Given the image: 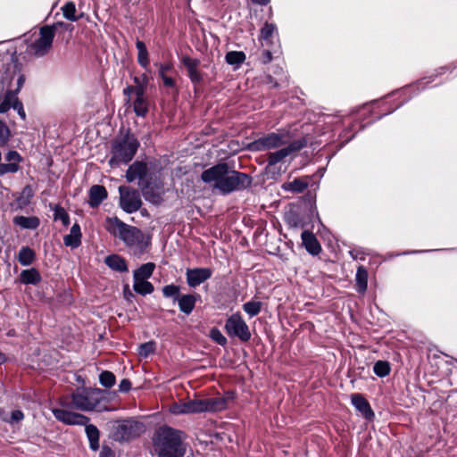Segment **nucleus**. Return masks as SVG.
<instances>
[{"mask_svg": "<svg viewBox=\"0 0 457 457\" xmlns=\"http://www.w3.org/2000/svg\"><path fill=\"white\" fill-rule=\"evenodd\" d=\"M390 365L386 361H378L373 366L374 373L380 378L387 376L390 372Z\"/></svg>", "mask_w": 457, "mask_h": 457, "instance_id": "4c0bfd02", "label": "nucleus"}, {"mask_svg": "<svg viewBox=\"0 0 457 457\" xmlns=\"http://www.w3.org/2000/svg\"><path fill=\"white\" fill-rule=\"evenodd\" d=\"M212 275V270L210 268H195L187 270V282L190 287H196Z\"/></svg>", "mask_w": 457, "mask_h": 457, "instance_id": "ddd939ff", "label": "nucleus"}, {"mask_svg": "<svg viewBox=\"0 0 457 457\" xmlns=\"http://www.w3.org/2000/svg\"><path fill=\"white\" fill-rule=\"evenodd\" d=\"M134 86H128L123 89V94L129 97V96L134 93Z\"/></svg>", "mask_w": 457, "mask_h": 457, "instance_id": "13d9d810", "label": "nucleus"}, {"mask_svg": "<svg viewBox=\"0 0 457 457\" xmlns=\"http://www.w3.org/2000/svg\"><path fill=\"white\" fill-rule=\"evenodd\" d=\"M6 164H15L16 171L19 170V162H21V156L16 151H9L5 155Z\"/></svg>", "mask_w": 457, "mask_h": 457, "instance_id": "37998d69", "label": "nucleus"}, {"mask_svg": "<svg viewBox=\"0 0 457 457\" xmlns=\"http://www.w3.org/2000/svg\"><path fill=\"white\" fill-rule=\"evenodd\" d=\"M19 83H22V79H21V77L19 79Z\"/></svg>", "mask_w": 457, "mask_h": 457, "instance_id": "0e129e2a", "label": "nucleus"}, {"mask_svg": "<svg viewBox=\"0 0 457 457\" xmlns=\"http://www.w3.org/2000/svg\"><path fill=\"white\" fill-rule=\"evenodd\" d=\"M162 295L166 298H172L178 301L180 297V287L174 284H170L162 287Z\"/></svg>", "mask_w": 457, "mask_h": 457, "instance_id": "c9c22d12", "label": "nucleus"}, {"mask_svg": "<svg viewBox=\"0 0 457 457\" xmlns=\"http://www.w3.org/2000/svg\"><path fill=\"white\" fill-rule=\"evenodd\" d=\"M149 103L146 97H136L133 102V109L137 116L145 117L148 112Z\"/></svg>", "mask_w": 457, "mask_h": 457, "instance_id": "2f4dec72", "label": "nucleus"}, {"mask_svg": "<svg viewBox=\"0 0 457 457\" xmlns=\"http://www.w3.org/2000/svg\"><path fill=\"white\" fill-rule=\"evenodd\" d=\"M54 418L66 425L85 426V432L89 441V446L93 451L99 448V430L92 424H87L89 419L82 414L72 412L66 409H52Z\"/></svg>", "mask_w": 457, "mask_h": 457, "instance_id": "423d86ee", "label": "nucleus"}, {"mask_svg": "<svg viewBox=\"0 0 457 457\" xmlns=\"http://www.w3.org/2000/svg\"><path fill=\"white\" fill-rule=\"evenodd\" d=\"M73 26L66 22H56L52 26H44L40 28L39 37L29 46V52L30 54L36 57H43L46 55L52 49L54 37L56 33L67 34L63 36L66 42H68L71 37Z\"/></svg>", "mask_w": 457, "mask_h": 457, "instance_id": "20e7f679", "label": "nucleus"}, {"mask_svg": "<svg viewBox=\"0 0 457 457\" xmlns=\"http://www.w3.org/2000/svg\"><path fill=\"white\" fill-rule=\"evenodd\" d=\"M145 430V425L137 420L118 421L113 428V437L118 441H128L139 436Z\"/></svg>", "mask_w": 457, "mask_h": 457, "instance_id": "9d476101", "label": "nucleus"}, {"mask_svg": "<svg viewBox=\"0 0 457 457\" xmlns=\"http://www.w3.org/2000/svg\"><path fill=\"white\" fill-rule=\"evenodd\" d=\"M308 187V181L303 179H295L291 182H287L283 185V188L287 191L296 193L303 192Z\"/></svg>", "mask_w": 457, "mask_h": 457, "instance_id": "7c9ffc66", "label": "nucleus"}, {"mask_svg": "<svg viewBox=\"0 0 457 457\" xmlns=\"http://www.w3.org/2000/svg\"><path fill=\"white\" fill-rule=\"evenodd\" d=\"M355 280L358 292L363 294L368 286V272L363 266L358 267Z\"/></svg>", "mask_w": 457, "mask_h": 457, "instance_id": "c85d7f7f", "label": "nucleus"}, {"mask_svg": "<svg viewBox=\"0 0 457 457\" xmlns=\"http://www.w3.org/2000/svg\"><path fill=\"white\" fill-rule=\"evenodd\" d=\"M147 172V166L143 162H135L131 164L127 172L126 179L128 182H133L136 179H142L145 177Z\"/></svg>", "mask_w": 457, "mask_h": 457, "instance_id": "f3484780", "label": "nucleus"}, {"mask_svg": "<svg viewBox=\"0 0 457 457\" xmlns=\"http://www.w3.org/2000/svg\"><path fill=\"white\" fill-rule=\"evenodd\" d=\"M252 1L255 4L264 5V4H267L270 0H252Z\"/></svg>", "mask_w": 457, "mask_h": 457, "instance_id": "bf43d9fd", "label": "nucleus"}, {"mask_svg": "<svg viewBox=\"0 0 457 457\" xmlns=\"http://www.w3.org/2000/svg\"><path fill=\"white\" fill-rule=\"evenodd\" d=\"M277 27L273 23L266 22L261 29L260 40L262 45L269 46L273 43V37L277 36Z\"/></svg>", "mask_w": 457, "mask_h": 457, "instance_id": "4be33fe9", "label": "nucleus"}, {"mask_svg": "<svg viewBox=\"0 0 457 457\" xmlns=\"http://www.w3.org/2000/svg\"><path fill=\"white\" fill-rule=\"evenodd\" d=\"M181 62L187 71L190 80L194 84L201 83L203 80V76L198 71L200 61L189 56H183Z\"/></svg>", "mask_w": 457, "mask_h": 457, "instance_id": "2eb2a0df", "label": "nucleus"}, {"mask_svg": "<svg viewBox=\"0 0 457 457\" xmlns=\"http://www.w3.org/2000/svg\"><path fill=\"white\" fill-rule=\"evenodd\" d=\"M13 223L24 229H36L39 226L40 220L36 216H15Z\"/></svg>", "mask_w": 457, "mask_h": 457, "instance_id": "5701e85b", "label": "nucleus"}, {"mask_svg": "<svg viewBox=\"0 0 457 457\" xmlns=\"http://www.w3.org/2000/svg\"><path fill=\"white\" fill-rule=\"evenodd\" d=\"M34 252L29 247H22L19 252V262L21 265H29L34 260Z\"/></svg>", "mask_w": 457, "mask_h": 457, "instance_id": "e433bc0d", "label": "nucleus"}, {"mask_svg": "<svg viewBox=\"0 0 457 457\" xmlns=\"http://www.w3.org/2000/svg\"><path fill=\"white\" fill-rule=\"evenodd\" d=\"M225 330L231 337H238L243 342L251 338V332L248 325L243 320L239 312L233 313L228 318L225 324Z\"/></svg>", "mask_w": 457, "mask_h": 457, "instance_id": "9b49d317", "label": "nucleus"}, {"mask_svg": "<svg viewBox=\"0 0 457 457\" xmlns=\"http://www.w3.org/2000/svg\"><path fill=\"white\" fill-rule=\"evenodd\" d=\"M105 228L132 248L137 254L142 253L150 244V238L138 228L126 224L117 217L107 218Z\"/></svg>", "mask_w": 457, "mask_h": 457, "instance_id": "7ed1b4c3", "label": "nucleus"}, {"mask_svg": "<svg viewBox=\"0 0 457 457\" xmlns=\"http://www.w3.org/2000/svg\"><path fill=\"white\" fill-rule=\"evenodd\" d=\"M99 381L105 387H112L115 384V376L111 371H103L99 376Z\"/></svg>", "mask_w": 457, "mask_h": 457, "instance_id": "a19ab883", "label": "nucleus"}, {"mask_svg": "<svg viewBox=\"0 0 457 457\" xmlns=\"http://www.w3.org/2000/svg\"><path fill=\"white\" fill-rule=\"evenodd\" d=\"M102 391L97 388H80L71 396H63L60 404L64 408H72L81 411H89L96 408L101 402Z\"/></svg>", "mask_w": 457, "mask_h": 457, "instance_id": "39448f33", "label": "nucleus"}, {"mask_svg": "<svg viewBox=\"0 0 457 457\" xmlns=\"http://www.w3.org/2000/svg\"><path fill=\"white\" fill-rule=\"evenodd\" d=\"M158 66L159 76L168 75L169 72L173 71V66L170 62L160 63Z\"/></svg>", "mask_w": 457, "mask_h": 457, "instance_id": "8fccbe9b", "label": "nucleus"}, {"mask_svg": "<svg viewBox=\"0 0 457 457\" xmlns=\"http://www.w3.org/2000/svg\"><path fill=\"white\" fill-rule=\"evenodd\" d=\"M63 243L71 248H77L81 244V230L78 223H75L70 231V234L63 237Z\"/></svg>", "mask_w": 457, "mask_h": 457, "instance_id": "412c9836", "label": "nucleus"}, {"mask_svg": "<svg viewBox=\"0 0 457 457\" xmlns=\"http://www.w3.org/2000/svg\"><path fill=\"white\" fill-rule=\"evenodd\" d=\"M201 404L200 399L174 403L170 407V411L175 415L200 413L202 412Z\"/></svg>", "mask_w": 457, "mask_h": 457, "instance_id": "4468645a", "label": "nucleus"}, {"mask_svg": "<svg viewBox=\"0 0 457 457\" xmlns=\"http://www.w3.org/2000/svg\"><path fill=\"white\" fill-rule=\"evenodd\" d=\"M154 349H155L154 343L147 342V343L140 345L138 353L141 357L145 358V357L149 356L150 354H152L154 352Z\"/></svg>", "mask_w": 457, "mask_h": 457, "instance_id": "79ce46f5", "label": "nucleus"}, {"mask_svg": "<svg viewBox=\"0 0 457 457\" xmlns=\"http://www.w3.org/2000/svg\"><path fill=\"white\" fill-rule=\"evenodd\" d=\"M289 140L287 132H272L252 142L249 148L252 151L276 149L289 144Z\"/></svg>", "mask_w": 457, "mask_h": 457, "instance_id": "1a4fd4ad", "label": "nucleus"}, {"mask_svg": "<svg viewBox=\"0 0 457 457\" xmlns=\"http://www.w3.org/2000/svg\"><path fill=\"white\" fill-rule=\"evenodd\" d=\"M14 98L15 96L12 94L4 96V101L0 104V113H4L12 107Z\"/></svg>", "mask_w": 457, "mask_h": 457, "instance_id": "c03bdc74", "label": "nucleus"}, {"mask_svg": "<svg viewBox=\"0 0 457 457\" xmlns=\"http://www.w3.org/2000/svg\"><path fill=\"white\" fill-rule=\"evenodd\" d=\"M62 13H63V16L71 21H76L79 18L78 16L76 15V5L74 3L72 2H68L66 3L62 8Z\"/></svg>", "mask_w": 457, "mask_h": 457, "instance_id": "58836bf2", "label": "nucleus"}, {"mask_svg": "<svg viewBox=\"0 0 457 457\" xmlns=\"http://www.w3.org/2000/svg\"><path fill=\"white\" fill-rule=\"evenodd\" d=\"M131 387V383L129 379H122L119 385L120 392H128Z\"/></svg>", "mask_w": 457, "mask_h": 457, "instance_id": "5fc2aeb1", "label": "nucleus"}, {"mask_svg": "<svg viewBox=\"0 0 457 457\" xmlns=\"http://www.w3.org/2000/svg\"><path fill=\"white\" fill-rule=\"evenodd\" d=\"M120 206L127 213H133L138 211L142 205L139 192L127 186L119 187Z\"/></svg>", "mask_w": 457, "mask_h": 457, "instance_id": "f8f14e48", "label": "nucleus"}, {"mask_svg": "<svg viewBox=\"0 0 457 457\" xmlns=\"http://www.w3.org/2000/svg\"><path fill=\"white\" fill-rule=\"evenodd\" d=\"M307 142L304 138L295 140L287 146H284L275 152H270L267 154V172L271 173L272 177L279 176L285 169H281V165L286 162L287 158L295 155L303 147H305Z\"/></svg>", "mask_w": 457, "mask_h": 457, "instance_id": "0eeeda50", "label": "nucleus"}, {"mask_svg": "<svg viewBox=\"0 0 457 457\" xmlns=\"http://www.w3.org/2000/svg\"><path fill=\"white\" fill-rule=\"evenodd\" d=\"M212 338L220 345H224L227 343L226 337L217 328L211 331Z\"/></svg>", "mask_w": 457, "mask_h": 457, "instance_id": "49530a36", "label": "nucleus"}, {"mask_svg": "<svg viewBox=\"0 0 457 457\" xmlns=\"http://www.w3.org/2000/svg\"><path fill=\"white\" fill-rule=\"evenodd\" d=\"M24 418L23 412L20 410H15L12 412L10 419L4 420L6 422L13 424L22 420Z\"/></svg>", "mask_w": 457, "mask_h": 457, "instance_id": "de8ad7c7", "label": "nucleus"}, {"mask_svg": "<svg viewBox=\"0 0 457 457\" xmlns=\"http://www.w3.org/2000/svg\"><path fill=\"white\" fill-rule=\"evenodd\" d=\"M106 265L113 270L124 272L128 270V266L124 258L113 254L105 258Z\"/></svg>", "mask_w": 457, "mask_h": 457, "instance_id": "393cba45", "label": "nucleus"}, {"mask_svg": "<svg viewBox=\"0 0 457 457\" xmlns=\"http://www.w3.org/2000/svg\"><path fill=\"white\" fill-rule=\"evenodd\" d=\"M139 146L138 140L130 134L117 138L112 146L110 164L119 165L129 162L135 156Z\"/></svg>", "mask_w": 457, "mask_h": 457, "instance_id": "6e6552de", "label": "nucleus"}, {"mask_svg": "<svg viewBox=\"0 0 457 457\" xmlns=\"http://www.w3.org/2000/svg\"><path fill=\"white\" fill-rule=\"evenodd\" d=\"M179 308L183 313L189 315L196 303V298L194 295H183L178 299Z\"/></svg>", "mask_w": 457, "mask_h": 457, "instance_id": "b1692460", "label": "nucleus"}, {"mask_svg": "<svg viewBox=\"0 0 457 457\" xmlns=\"http://www.w3.org/2000/svg\"><path fill=\"white\" fill-rule=\"evenodd\" d=\"M105 451L110 452V449H104V450L101 452V455H104Z\"/></svg>", "mask_w": 457, "mask_h": 457, "instance_id": "e2e57ef3", "label": "nucleus"}, {"mask_svg": "<svg viewBox=\"0 0 457 457\" xmlns=\"http://www.w3.org/2000/svg\"><path fill=\"white\" fill-rule=\"evenodd\" d=\"M21 280L24 284L36 285L40 281V275L36 269L25 270L21 273Z\"/></svg>", "mask_w": 457, "mask_h": 457, "instance_id": "c756f323", "label": "nucleus"}, {"mask_svg": "<svg viewBox=\"0 0 457 457\" xmlns=\"http://www.w3.org/2000/svg\"><path fill=\"white\" fill-rule=\"evenodd\" d=\"M262 62L266 64L272 60V53L270 50H264L261 57Z\"/></svg>", "mask_w": 457, "mask_h": 457, "instance_id": "864d4df0", "label": "nucleus"}, {"mask_svg": "<svg viewBox=\"0 0 457 457\" xmlns=\"http://www.w3.org/2000/svg\"><path fill=\"white\" fill-rule=\"evenodd\" d=\"M155 264L154 262H146L142 264L139 268L134 270L133 278H139L141 280L148 279L154 273Z\"/></svg>", "mask_w": 457, "mask_h": 457, "instance_id": "cd10ccee", "label": "nucleus"}, {"mask_svg": "<svg viewBox=\"0 0 457 457\" xmlns=\"http://www.w3.org/2000/svg\"><path fill=\"white\" fill-rule=\"evenodd\" d=\"M133 80H134L135 85H140L141 80H140L139 77H135L133 79Z\"/></svg>", "mask_w": 457, "mask_h": 457, "instance_id": "052dcab7", "label": "nucleus"}, {"mask_svg": "<svg viewBox=\"0 0 457 457\" xmlns=\"http://www.w3.org/2000/svg\"><path fill=\"white\" fill-rule=\"evenodd\" d=\"M10 137L8 127L0 120V146L5 145Z\"/></svg>", "mask_w": 457, "mask_h": 457, "instance_id": "a18cd8bd", "label": "nucleus"}, {"mask_svg": "<svg viewBox=\"0 0 457 457\" xmlns=\"http://www.w3.org/2000/svg\"><path fill=\"white\" fill-rule=\"evenodd\" d=\"M202 412L204 411H220L227 408L228 402L225 397L200 399Z\"/></svg>", "mask_w": 457, "mask_h": 457, "instance_id": "dca6fc26", "label": "nucleus"}, {"mask_svg": "<svg viewBox=\"0 0 457 457\" xmlns=\"http://www.w3.org/2000/svg\"><path fill=\"white\" fill-rule=\"evenodd\" d=\"M352 403L366 419H372L374 412L368 401L359 394L352 395Z\"/></svg>", "mask_w": 457, "mask_h": 457, "instance_id": "a211bd4d", "label": "nucleus"}, {"mask_svg": "<svg viewBox=\"0 0 457 457\" xmlns=\"http://www.w3.org/2000/svg\"><path fill=\"white\" fill-rule=\"evenodd\" d=\"M133 289L139 295H146L154 292V287L147 279L133 278Z\"/></svg>", "mask_w": 457, "mask_h": 457, "instance_id": "a878e982", "label": "nucleus"}, {"mask_svg": "<svg viewBox=\"0 0 457 457\" xmlns=\"http://www.w3.org/2000/svg\"><path fill=\"white\" fill-rule=\"evenodd\" d=\"M139 78H140V80H141L140 85H144V86L147 87V84L149 82L148 76L145 73H143Z\"/></svg>", "mask_w": 457, "mask_h": 457, "instance_id": "4d7b16f0", "label": "nucleus"}, {"mask_svg": "<svg viewBox=\"0 0 457 457\" xmlns=\"http://www.w3.org/2000/svg\"><path fill=\"white\" fill-rule=\"evenodd\" d=\"M185 434L168 426L159 428L153 437L158 457H183L186 453Z\"/></svg>", "mask_w": 457, "mask_h": 457, "instance_id": "f03ea898", "label": "nucleus"}, {"mask_svg": "<svg viewBox=\"0 0 457 457\" xmlns=\"http://www.w3.org/2000/svg\"><path fill=\"white\" fill-rule=\"evenodd\" d=\"M160 77L162 79L163 85L165 87H170V88L176 87V81L172 78L169 77L168 75L160 76Z\"/></svg>", "mask_w": 457, "mask_h": 457, "instance_id": "603ef678", "label": "nucleus"}, {"mask_svg": "<svg viewBox=\"0 0 457 457\" xmlns=\"http://www.w3.org/2000/svg\"><path fill=\"white\" fill-rule=\"evenodd\" d=\"M5 361L4 355L0 353V364H2Z\"/></svg>", "mask_w": 457, "mask_h": 457, "instance_id": "680f3d73", "label": "nucleus"}, {"mask_svg": "<svg viewBox=\"0 0 457 457\" xmlns=\"http://www.w3.org/2000/svg\"><path fill=\"white\" fill-rule=\"evenodd\" d=\"M136 47L137 49V62L141 67L147 70L150 61L145 44L143 41L137 39L136 42Z\"/></svg>", "mask_w": 457, "mask_h": 457, "instance_id": "bb28decb", "label": "nucleus"}, {"mask_svg": "<svg viewBox=\"0 0 457 457\" xmlns=\"http://www.w3.org/2000/svg\"><path fill=\"white\" fill-rule=\"evenodd\" d=\"M302 240L306 250L312 255L318 254L321 247L315 237V236L310 231H303L302 233Z\"/></svg>", "mask_w": 457, "mask_h": 457, "instance_id": "aec40b11", "label": "nucleus"}, {"mask_svg": "<svg viewBox=\"0 0 457 457\" xmlns=\"http://www.w3.org/2000/svg\"><path fill=\"white\" fill-rule=\"evenodd\" d=\"M201 180L223 195L244 190L252 183L250 176L230 169L226 162H220L204 170L201 174Z\"/></svg>", "mask_w": 457, "mask_h": 457, "instance_id": "f257e3e1", "label": "nucleus"}, {"mask_svg": "<svg viewBox=\"0 0 457 457\" xmlns=\"http://www.w3.org/2000/svg\"><path fill=\"white\" fill-rule=\"evenodd\" d=\"M52 210L54 211V220H61L65 227L70 224V216L63 207L54 205Z\"/></svg>", "mask_w": 457, "mask_h": 457, "instance_id": "72a5a7b5", "label": "nucleus"}, {"mask_svg": "<svg viewBox=\"0 0 457 457\" xmlns=\"http://www.w3.org/2000/svg\"><path fill=\"white\" fill-rule=\"evenodd\" d=\"M34 196V189L31 186L28 185L23 187L20 196L17 198V204L20 207H24L30 203Z\"/></svg>", "mask_w": 457, "mask_h": 457, "instance_id": "473e14b6", "label": "nucleus"}, {"mask_svg": "<svg viewBox=\"0 0 457 457\" xmlns=\"http://www.w3.org/2000/svg\"><path fill=\"white\" fill-rule=\"evenodd\" d=\"M123 293H124V296L127 300H129L131 297L134 296L133 293L130 291L129 287L128 285H126L124 287V290H123Z\"/></svg>", "mask_w": 457, "mask_h": 457, "instance_id": "6e6d98bb", "label": "nucleus"}, {"mask_svg": "<svg viewBox=\"0 0 457 457\" xmlns=\"http://www.w3.org/2000/svg\"><path fill=\"white\" fill-rule=\"evenodd\" d=\"M262 306L259 301H249L243 304V310L252 318L260 313Z\"/></svg>", "mask_w": 457, "mask_h": 457, "instance_id": "f704fd0d", "label": "nucleus"}, {"mask_svg": "<svg viewBox=\"0 0 457 457\" xmlns=\"http://www.w3.org/2000/svg\"><path fill=\"white\" fill-rule=\"evenodd\" d=\"M12 108L17 111L19 116L24 120L26 119V113L23 108V104L16 97L13 99Z\"/></svg>", "mask_w": 457, "mask_h": 457, "instance_id": "09e8293b", "label": "nucleus"}, {"mask_svg": "<svg viewBox=\"0 0 457 457\" xmlns=\"http://www.w3.org/2000/svg\"><path fill=\"white\" fill-rule=\"evenodd\" d=\"M225 58L228 64H240L245 60V54L243 52L231 51L226 54Z\"/></svg>", "mask_w": 457, "mask_h": 457, "instance_id": "ea45409f", "label": "nucleus"}, {"mask_svg": "<svg viewBox=\"0 0 457 457\" xmlns=\"http://www.w3.org/2000/svg\"><path fill=\"white\" fill-rule=\"evenodd\" d=\"M134 94L136 95V97H146L145 96V91H146V86L144 85H135L134 86Z\"/></svg>", "mask_w": 457, "mask_h": 457, "instance_id": "3c124183", "label": "nucleus"}, {"mask_svg": "<svg viewBox=\"0 0 457 457\" xmlns=\"http://www.w3.org/2000/svg\"><path fill=\"white\" fill-rule=\"evenodd\" d=\"M107 197V191L104 187L94 185L89 190L88 204L91 207L98 206Z\"/></svg>", "mask_w": 457, "mask_h": 457, "instance_id": "6ab92c4d", "label": "nucleus"}]
</instances>
